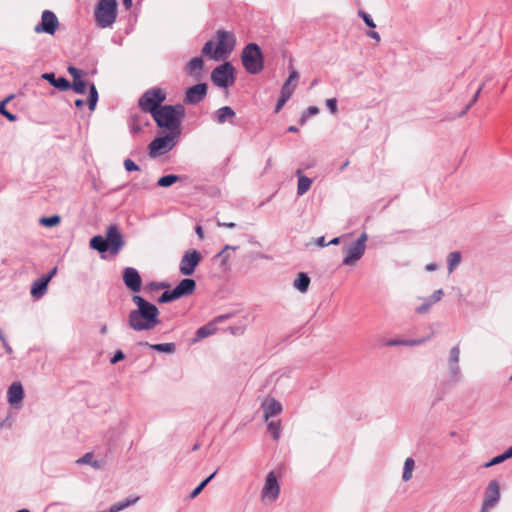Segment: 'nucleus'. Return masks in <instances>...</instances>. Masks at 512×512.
<instances>
[{"instance_id": "34", "label": "nucleus", "mask_w": 512, "mask_h": 512, "mask_svg": "<svg viewBox=\"0 0 512 512\" xmlns=\"http://www.w3.org/2000/svg\"><path fill=\"white\" fill-rule=\"evenodd\" d=\"M216 474L217 470L213 472L211 475H209L207 478H205L202 482H200V484L192 490V492L189 495V498L193 499L197 497L201 493V491L208 485V483L215 477Z\"/></svg>"}, {"instance_id": "42", "label": "nucleus", "mask_w": 512, "mask_h": 512, "mask_svg": "<svg viewBox=\"0 0 512 512\" xmlns=\"http://www.w3.org/2000/svg\"><path fill=\"white\" fill-rule=\"evenodd\" d=\"M60 216L54 215L51 217H43L40 219V223L46 227L56 226L60 223Z\"/></svg>"}, {"instance_id": "43", "label": "nucleus", "mask_w": 512, "mask_h": 512, "mask_svg": "<svg viewBox=\"0 0 512 512\" xmlns=\"http://www.w3.org/2000/svg\"><path fill=\"white\" fill-rule=\"evenodd\" d=\"M142 120H141V116L139 115H134L132 117V124H131V131L132 133H139L141 132L142 130ZM144 124H147V122H144Z\"/></svg>"}, {"instance_id": "13", "label": "nucleus", "mask_w": 512, "mask_h": 512, "mask_svg": "<svg viewBox=\"0 0 512 512\" xmlns=\"http://www.w3.org/2000/svg\"><path fill=\"white\" fill-rule=\"evenodd\" d=\"M500 500V484L497 480H491L486 487L484 500L480 512H488L497 505Z\"/></svg>"}, {"instance_id": "9", "label": "nucleus", "mask_w": 512, "mask_h": 512, "mask_svg": "<svg viewBox=\"0 0 512 512\" xmlns=\"http://www.w3.org/2000/svg\"><path fill=\"white\" fill-rule=\"evenodd\" d=\"M211 80L218 87L231 86L235 81L233 66L226 62L216 67L211 73Z\"/></svg>"}, {"instance_id": "55", "label": "nucleus", "mask_w": 512, "mask_h": 512, "mask_svg": "<svg viewBox=\"0 0 512 512\" xmlns=\"http://www.w3.org/2000/svg\"><path fill=\"white\" fill-rule=\"evenodd\" d=\"M442 295H443V291H442L441 289L436 290V291L432 294V296H431V298H432V302H433V303H435V302L439 301V300L441 299Z\"/></svg>"}, {"instance_id": "58", "label": "nucleus", "mask_w": 512, "mask_h": 512, "mask_svg": "<svg viewBox=\"0 0 512 512\" xmlns=\"http://www.w3.org/2000/svg\"><path fill=\"white\" fill-rule=\"evenodd\" d=\"M367 35H368L369 37H371V38L375 39L376 41H380V35H379L377 32H375V31H369V32L367 33Z\"/></svg>"}, {"instance_id": "6", "label": "nucleus", "mask_w": 512, "mask_h": 512, "mask_svg": "<svg viewBox=\"0 0 512 512\" xmlns=\"http://www.w3.org/2000/svg\"><path fill=\"white\" fill-rule=\"evenodd\" d=\"M196 288V283L193 279L185 278L171 291H165L158 299L160 303L170 302L184 296L191 295Z\"/></svg>"}, {"instance_id": "7", "label": "nucleus", "mask_w": 512, "mask_h": 512, "mask_svg": "<svg viewBox=\"0 0 512 512\" xmlns=\"http://www.w3.org/2000/svg\"><path fill=\"white\" fill-rule=\"evenodd\" d=\"M178 136V133L172 132L165 136L155 138L149 144L150 156L155 158L169 152L176 145Z\"/></svg>"}, {"instance_id": "63", "label": "nucleus", "mask_w": 512, "mask_h": 512, "mask_svg": "<svg viewBox=\"0 0 512 512\" xmlns=\"http://www.w3.org/2000/svg\"><path fill=\"white\" fill-rule=\"evenodd\" d=\"M84 104H85V102L82 99H77L75 101V106L78 107V108H82L84 106Z\"/></svg>"}, {"instance_id": "45", "label": "nucleus", "mask_w": 512, "mask_h": 512, "mask_svg": "<svg viewBox=\"0 0 512 512\" xmlns=\"http://www.w3.org/2000/svg\"><path fill=\"white\" fill-rule=\"evenodd\" d=\"M359 16L363 19V21L365 22V24L371 28H375V23L374 21L372 20V18L370 17V15H368L366 12L360 10L358 12Z\"/></svg>"}, {"instance_id": "49", "label": "nucleus", "mask_w": 512, "mask_h": 512, "mask_svg": "<svg viewBox=\"0 0 512 512\" xmlns=\"http://www.w3.org/2000/svg\"><path fill=\"white\" fill-rule=\"evenodd\" d=\"M124 167L128 172L139 170V166L131 159H126L124 161Z\"/></svg>"}, {"instance_id": "15", "label": "nucleus", "mask_w": 512, "mask_h": 512, "mask_svg": "<svg viewBox=\"0 0 512 512\" xmlns=\"http://www.w3.org/2000/svg\"><path fill=\"white\" fill-rule=\"evenodd\" d=\"M459 359H460V347L457 344L450 349L449 357H448V368L450 371V379L453 383H458L462 378L460 366H459Z\"/></svg>"}, {"instance_id": "38", "label": "nucleus", "mask_w": 512, "mask_h": 512, "mask_svg": "<svg viewBox=\"0 0 512 512\" xmlns=\"http://www.w3.org/2000/svg\"><path fill=\"white\" fill-rule=\"evenodd\" d=\"M267 428L271 432L272 438L274 440H278L280 438L281 425H280L279 421H270V422H268Z\"/></svg>"}, {"instance_id": "33", "label": "nucleus", "mask_w": 512, "mask_h": 512, "mask_svg": "<svg viewBox=\"0 0 512 512\" xmlns=\"http://www.w3.org/2000/svg\"><path fill=\"white\" fill-rule=\"evenodd\" d=\"M76 463L79 465L89 464L96 469H99L101 466L99 461H93L92 452L85 453L82 457L76 460Z\"/></svg>"}, {"instance_id": "27", "label": "nucleus", "mask_w": 512, "mask_h": 512, "mask_svg": "<svg viewBox=\"0 0 512 512\" xmlns=\"http://www.w3.org/2000/svg\"><path fill=\"white\" fill-rule=\"evenodd\" d=\"M90 247L100 253L109 251L106 239L100 235L94 236L90 240Z\"/></svg>"}, {"instance_id": "52", "label": "nucleus", "mask_w": 512, "mask_h": 512, "mask_svg": "<svg viewBox=\"0 0 512 512\" xmlns=\"http://www.w3.org/2000/svg\"><path fill=\"white\" fill-rule=\"evenodd\" d=\"M326 106L328 107L332 114H335L337 112V100L335 98L327 99Z\"/></svg>"}, {"instance_id": "36", "label": "nucleus", "mask_w": 512, "mask_h": 512, "mask_svg": "<svg viewBox=\"0 0 512 512\" xmlns=\"http://www.w3.org/2000/svg\"><path fill=\"white\" fill-rule=\"evenodd\" d=\"M159 322H129L132 329L136 331L153 329Z\"/></svg>"}, {"instance_id": "35", "label": "nucleus", "mask_w": 512, "mask_h": 512, "mask_svg": "<svg viewBox=\"0 0 512 512\" xmlns=\"http://www.w3.org/2000/svg\"><path fill=\"white\" fill-rule=\"evenodd\" d=\"M180 180V177L174 174L165 175L159 178L157 184L161 187H169Z\"/></svg>"}, {"instance_id": "60", "label": "nucleus", "mask_w": 512, "mask_h": 512, "mask_svg": "<svg viewBox=\"0 0 512 512\" xmlns=\"http://www.w3.org/2000/svg\"><path fill=\"white\" fill-rule=\"evenodd\" d=\"M196 234L198 235V237L200 239H203L204 238V234H203V230H202V227L201 226H197L196 229Z\"/></svg>"}, {"instance_id": "31", "label": "nucleus", "mask_w": 512, "mask_h": 512, "mask_svg": "<svg viewBox=\"0 0 512 512\" xmlns=\"http://www.w3.org/2000/svg\"><path fill=\"white\" fill-rule=\"evenodd\" d=\"M234 116L235 112L229 106L221 107L216 113L217 122L220 124L224 123L226 119L233 118Z\"/></svg>"}, {"instance_id": "23", "label": "nucleus", "mask_w": 512, "mask_h": 512, "mask_svg": "<svg viewBox=\"0 0 512 512\" xmlns=\"http://www.w3.org/2000/svg\"><path fill=\"white\" fill-rule=\"evenodd\" d=\"M299 78L298 72L293 70L284 85L281 89V95L285 96L286 98H289L292 96L295 88H296V82Z\"/></svg>"}, {"instance_id": "44", "label": "nucleus", "mask_w": 512, "mask_h": 512, "mask_svg": "<svg viewBox=\"0 0 512 512\" xmlns=\"http://www.w3.org/2000/svg\"><path fill=\"white\" fill-rule=\"evenodd\" d=\"M9 99L10 98H6L0 103V113L4 115L9 121H15L16 116L5 109V104L9 101Z\"/></svg>"}, {"instance_id": "5", "label": "nucleus", "mask_w": 512, "mask_h": 512, "mask_svg": "<svg viewBox=\"0 0 512 512\" xmlns=\"http://www.w3.org/2000/svg\"><path fill=\"white\" fill-rule=\"evenodd\" d=\"M242 64L250 74H257L263 69L262 53L257 44H248L242 52Z\"/></svg>"}, {"instance_id": "16", "label": "nucleus", "mask_w": 512, "mask_h": 512, "mask_svg": "<svg viewBox=\"0 0 512 512\" xmlns=\"http://www.w3.org/2000/svg\"><path fill=\"white\" fill-rule=\"evenodd\" d=\"M57 268H53L47 275L42 276L33 282L31 287V295L33 298H41L47 291V286L51 281L52 277L56 274Z\"/></svg>"}, {"instance_id": "64", "label": "nucleus", "mask_w": 512, "mask_h": 512, "mask_svg": "<svg viewBox=\"0 0 512 512\" xmlns=\"http://www.w3.org/2000/svg\"><path fill=\"white\" fill-rule=\"evenodd\" d=\"M340 243V238L335 237L330 242H328V245H338Z\"/></svg>"}, {"instance_id": "14", "label": "nucleus", "mask_w": 512, "mask_h": 512, "mask_svg": "<svg viewBox=\"0 0 512 512\" xmlns=\"http://www.w3.org/2000/svg\"><path fill=\"white\" fill-rule=\"evenodd\" d=\"M105 239L112 255H117L125 245L123 235L116 225L108 227Z\"/></svg>"}, {"instance_id": "21", "label": "nucleus", "mask_w": 512, "mask_h": 512, "mask_svg": "<svg viewBox=\"0 0 512 512\" xmlns=\"http://www.w3.org/2000/svg\"><path fill=\"white\" fill-rule=\"evenodd\" d=\"M264 418L268 420L270 417H273L279 414L282 411V405L279 401L271 398L262 404Z\"/></svg>"}, {"instance_id": "54", "label": "nucleus", "mask_w": 512, "mask_h": 512, "mask_svg": "<svg viewBox=\"0 0 512 512\" xmlns=\"http://www.w3.org/2000/svg\"><path fill=\"white\" fill-rule=\"evenodd\" d=\"M288 100L289 98H286L285 96L281 95L276 104V112H279Z\"/></svg>"}, {"instance_id": "50", "label": "nucleus", "mask_w": 512, "mask_h": 512, "mask_svg": "<svg viewBox=\"0 0 512 512\" xmlns=\"http://www.w3.org/2000/svg\"><path fill=\"white\" fill-rule=\"evenodd\" d=\"M125 358V354L122 350H117L113 357L110 359V363L111 364H116L118 363L119 361H122L123 359Z\"/></svg>"}, {"instance_id": "28", "label": "nucleus", "mask_w": 512, "mask_h": 512, "mask_svg": "<svg viewBox=\"0 0 512 512\" xmlns=\"http://www.w3.org/2000/svg\"><path fill=\"white\" fill-rule=\"evenodd\" d=\"M216 331L215 322H208V324L200 327L196 332L194 341L201 340L209 335H212Z\"/></svg>"}, {"instance_id": "41", "label": "nucleus", "mask_w": 512, "mask_h": 512, "mask_svg": "<svg viewBox=\"0 0 512 512\" xmlns=\"http://www.w3.org/2000/svg\"><path fill=\"white\" fill-rule=\"evenodd\" d=\"M86 87L87 84L82 80V78L74 80L71 84V88H73V90L79 94H84L86 92Z\"/></svg>"}, {"instance_id": "25", "label": "nucleus", "mask_w": 512, "mask_h": 512, "mask_svg": "<svg viewBox=\"0 0 512 512\" xmlns=\"http://www.w3.org/2000/svg\"><path fill=\"white\" fill-rule=\"evenodd\" d=\"M203 69V60L200 57H195L191 59L186 65V72L189 75L199 76L200 72Z\"/></svg>"}, {"instance_id": "26", "label": "nucleus", "mask_w": 512, "mask_h": 512, "mask_svg": "<svg viewBox=\"0 0 512 512\" xmlns=\"http://www.w3.org/2000/svg\"><path fill=\"white\" fill-rule=\"evenodd\" d=\"M138 500H139V497L129 496L126 499H123V500L111 505L108 512H119V511L129 507L130 505L136 503Z\"/></svg>"}, {"instance_id": "57", "label": "nucleus", "mask_w": 512, "mask_h": 512, "mask_svg": "<svg viewBox=\"0 0 512 512\" xmlns=\"http://www.w3.org/2000/svg\"><path fill=\"white\" fill-rule=\"evenodd\" d=\"M316 244L320 247L328 246V243L325 241V237L323 236L316 239Z\"/></svg>"}, {"instance_id": "39", "label": "nucleus", "mask_w": 512, "mask_h": 512, "mask_svg": "<svg viewBox=\"0 0 512 512\" xmlns=\"http://www.w3.org/2000/svg\"><path fill=\"white\" fill-rule=\"evenodd\" d=\"M151 348L158 352L172 353L175 351L174 343H160L151 345Z\"/></svg>"}, {"instance_id": "19", "label": "nucleus", "mask_w": 512, "mask_h": 512, "mask_svg": "<svg viewBox=\"0 0 512 512\" xmlns=\"http://www.w3.org/2000/svg\"><path fill=\"white\" fill-rule=\"evenodd\" d=\"M207 93V85L205 83H199L190 87L186 91L185 102L189 104L199 103Z\"/></svg>"}, {"instance_id": "40", "label": "nucleus", "mask_w": 512, "mask_h": 512, "mask_svg": "<svg viewBox=\"0 0 512 512\" xmlns=\"http://www.w3.org/2000/svg\"><path fill=\"white\" fill-rule=\"evenodd\" d=\"M97 101H98V92L96 90L95 85L91 84L90 85V96H89V101H88L89 109L91 111H93L95 109Z\"/></svg>"}, {"instance_id": "61", "label": "nucleus", "mask_w": 512, "mask_h": 512, "mask_svg": "<svg viewBox=\"0 0 512 512\" xmlns=\"http://www.w3.org/2000/svg\"><path fill=\"white\" fill-rule=\"evenodd\" d=\"M503 454L506 459L512 458V446H510Z\"/></svg>"}, {"instance_id": "12", "label": "nucleus", "mask_w": 512, "mask_h": 512, "mask_svg": "<svg viewBox=\"0 0 512 512\" xmlns=\"http://www.w3.org/2000/svg\"><path fill=\"white\" fill-rule=\"evenodd\" d=\"M59 20L54 12L50 10H44L41 14V21L38 23L34 31L36 33H47L54 35L59 27Z\"/></svg>"}, {"instance_id": "8", "label": "nucleus", "mask_w": 512, "mask_h": 512, "mask_svg": "<svg viewBox=\"0 0 512 512\" xmlns=\"http://www.w3.org/2000/svg\"><path fill=\"white\" fill-rule=\"evenodd\" d=\"M134 303L138 306V310H134L129 315V320H139L141 316L144 320H156L159 311L157 307L140 296H133Z\"/></svg>"}, {"instance_id": "22", "label": "nucleus", "mask_w": 512, "mask_h": 512, "mask_svg": "<svg viewBox=\"0 0 512 512\" xmlns=\"http://www.w3.org/2000/svg\"><path fill=\"white\" fill-rule=\"evenodd\" d=\"M42 78L59 90L66 91L71 88V83L66 78H56L54 73H44Z\"/></svg>"}, {"instance_id": "56", "label": "nucleus", "mask_w": 512, "mask_h": 512, "mask_svg": "<svg viewBox=\"0 0 512 512\" xmlns=\"http://www.w3.org/2000/svg\"><path fill=\"white\" fill-rule=\"evenodd\" d=\"M217 226L218 227H226V228H234L235 227V223L234 222H220V221H218L217 222Z\"/></svg>"}, {"instance_id": "18", "label": "nucleus", "mask_w": 512, "mask_h": 512, "mask_svg": "<svg viewBox=\"0 0 512 512\" xmlns=\"http://www.w3.org/2000/svg\"><path fill=\"white\" fill-rule=\"evenodd\" d=\"M123 280L125 285L133 292H139L142 286V280L138 271L128 267L123 272Z\"/></svg>"}, {"instance_id": "46", "label": "nucleus", "mask_w": 512, "mask_h": 512, "mask_svg": "<svg viewBox=\"0 0 512 512\" xmlns=\"http://www.w3.org/2000/svg\"><path fill=\"white\" fill-rule=\"evenodd\" d=\"M226 331H230L232 335H241L244 333L245 327L243 325H232L225 329Z\"/></svg>"}, {"instance_id": "37", "label": "nucleus", "mask_w": 512, "mask_h": 512, "mask_svg": "<svg viewBox=\"0 0 512 512\" xmlns=\"http://www.w3.org/2000/svg\"><path fill=\"white\" fill-rule=\"evenodd\" d=\"M461 262V254L459 252H451L448 255V270L452 272Z\"/></svg>"}, {"instance_id": "62", "label": "nucleus", "mask_w": 512, "mask_h": 512, "mask_svg": "<svg viewBox=\"0 0 512 512\" xmlns=\"http://www.w3.org/2000/svg\"><path fill=\"white\" fill-rule=\"evenodd\" d=\"M230 249H234V247H231V246H229V245H226V246L223 248V250L218 254V256H219V257L223 256V255L226 253V251H228V250H230Z\"/></svg>"}, {"instance_id": "3", "label": "nucleus", "mask_w": 512, "mask_h": 512, "mask_svg": "<svg viewBox=\"0 0 512 512\" xmlns=\"http://www.w3.org/2000/svg\"><path fill=\"white\" fill-rule=\"evenodd\" d=\"M166 99V92L162 88H152L146 91L138 101V105L143 112L151 113L152 116L154 112L160 109L161 104Z\"/></svg>"}, {"instance_id": "53", "label": "nucleus", "mask_w": 512, "mask_h": 512, "mask_svg": "<svg viewBox=\"0 0 512 512\" xmlns=\"http://www.w3.org/2000/svg\"><path fill=\"white\" fill-rule=\"evenodd\" d=\"M69 74L72 76L73 81L82 77L83 72L76 67L70 66L68 68Z\"/></svg>"}, {"instance_id": "1", "label": "nucleus", "mask_w": 512, "mask_h": 512, "mask_svg": "<svg viewBox=\"0 0 512 512\" xmlns=\"http://www.w3.org/2000/svg\"><path fill=\"white\" fill-rule=\"evenodd\" d=\"M185 115V108L181 104L165 105L154 112L153 118L160 128H166L169 133L180 134V124Z\"/></svg>"}, {"instance_id": "17", "label": "nucleus", "mask_w": 512, "mask_h": 512, "mask_svg": "<svg viewBox=\"0 0 512 512\" xmlns=\"http://www.w3.org/2000/svg\"><path fill=\"white\" fill-rule=\"evenodd\" d=\"M280 493V486L277 481V478L273 472H270L265 481V485L262 489V497L269 498L274 501L278 498Z\"/></svg>"}, {"instance_id": "30", "label": "nucleus", "mask_w": 512, "mask_h": 512, "mask_svg": "<svg viewBox=\"0 0 512 512\" xmlns=\"http://www.w3.org/2000/svg\"><path fill=\"white\" fill-rule=\"evenodd\" d=\"M310 284V279L305 273H299L294 281V287L300 292H306Z\"/></svg>"}, {"instance_id": "59", "label": "nucleus", "mask_w": 512, "mask_h": 512, "mask_svg": "<svg viewBox=\"0 0 512 512\" xmlns=\"http://www.w3.org/2000/svg\"><path fill=\"white\" fill-rule=\"evenodd\" d=\"M2 344L5 348V350L8 352V353H11L12 352V348L9 346V344L7 343L6 341V338H2Z\"/></svg>"}, {"instance_id": "51", "label": "nucleus", "mask_w": 512, "mask_h": 512, "mask_svg": "<svg viewBox=\"0 0 512 512\" xmlns=\"http://www.w3.org/2000/svg\"><path fill=\"white\" fill-rule=\"evenodd\" d=\"M483 89V84L478 88V90L476 91V93L474 94L472 100L470 101V103L466 106L465 110L462 112V115L465 114L470 108L471 106L476 103L478 97H479V94L481 93Z\"/></svg>"}, {"instance_id": "29", "label": "nucleus", "mask_w": 512, "mask_h": 512, "mask_svg": "<svg viewBox=\"0 0 512 512\" xmlns=\"http://www.w3.org/2000/svg\"><path fill=\"white\" fill-rule=\"evenodd\" d=\"M301 171L298 170L297 174L299 175L298 178V185H297V193L298 195L305 194L311 187L312 181L310 178L300 175Z\"/></svg>"}, {"instance_id": "47", "label": "nucleus", "mask_w": 512, "mask_h": 512, "mask_svg": "<svg viewBox=\"0 0 512 512\" xmlns=\"http://www.w3.org/2000/svg\"><path fill=\"white\" fill-rule=\"evenodd\" d=\"M505 460H507L504 456V454H500L498 456H495L493 457L489 462H487L484 466L485 467H491V466H494V465H497V464H500L502 462H504Z\"/></svg>"}, {"instance_id": "11", "label": "nucleus", "mask_w": 512, "mask_h": 512, "mask_svg": "<svg viewBox=\"0 0 512 512\" xmlns=\"http://www.w3.org/2000/svg\"><path fill=\"white\" fill-rule=\"evenodd\" d=\"M202 260V255L199 251L191 249L184 253L180 265L179 270L180 273L184 276H190L194 273L196 267Z\"/></svg>"}, {"instance_id": "24", "label": "nucleus", "mask_w": 512, "mask_h": 512, "mask_svg": "<svg viewBox=\"0 0 512 512\" xmlns=\"http://www.w3.org/2000/svg\"><path fill=\"white\" fill-rule=\"evenodd\" d=\"M433 332H430L426 336L418 339L413 340H400V339H391L386 342V345L388 346H398V345H407V346H414L419 345L429 339L432 336Z\"/></svg>"}, {"instance_id": "20", "label": "nucleus", "mask_w": 512, "mask_h": 512, "mask_svg": "<svg viewBox=\"0 0 512 512\" xmlns=\"http://www.w3.org/2000/svg\"><path fill=\"white\" fill-rule=\"evenodd\" d=\"M24 398L23 386L20 382H13L7 391V399L11 405L18 404Z\"/></svg>"}, {"instance_id": "48", "label": "nucleus", "mask_w": 512, "mask_h": 512, "mask_svg": "<svg viewBox=\"0 0 512 512\" xmlns=\"http://www.w3.org/2000/svg\"><path fill=\"white\" fill-rule=\"evenodd\" d=\"M319 113V108L316 107V106H310L308 109H307V115H304L301 120H300V124L303 125L305 122H306V119L308 116H312V115H316Z\"/></svg>"}, {"instance_id": "2", "label": "nucleus", "mask_w": 512, "mask_h": 512, "mask_svg": "<svg viewBox=\"0 0 512 512\" xmlns=\"http://www.w3.org/2000/svg\"><path fill=\"white\" fill-rule=\"evenodd\" d=\"M216 37L218 40L216 48L213 49L212 41H207L202 48V54L214 60H221L233 51L236 39L232 33L223 30H218Z\"/></svg>"}, {"instance_id": "32", "label": "nucleus", "mask_w": 512, "mask_h": 512, "mask_svg": "<svg viewBox=\"0 0 512 512\" xmlns=\"http://www.w3.org/2000/svg\"><path fill=\"white\" fill-rule=\"evenodd\" d=\"M414 466H415V462L411 457H409L405 460L404 467H403V474H402L403 481L407 482L412 478V472H413Z\"/></svg>"}, {"instance_id": "4", "label": "nucleus", "mask_w": 512, "mask_h": 512, "mask_svg": "<svg viewBox=\"0 0 512 512\" xmlns=\"http://www.w3.org/2000/svg\"><path fill=\"white\" fill-rule=\"evenodd\" d=\"M116 0H101L95 9V20L99 27H110L116 20Z\"/></svg>"}, {"instance_id": "10", "label": "nucleus", "mask_w": 512, "mask_h": 512, "mask_svg": "<svg viewBox=\"0 0 512 512\" xmlns=\"http://www.w3.org/2000/svg\"><path fill=\"white\" fill-rule=\"evenodd\" d=\"M367 238V234L362 233L355 243L345 249L344 265L353 266L363 256Z\"/></svg>"}]
</instances>
